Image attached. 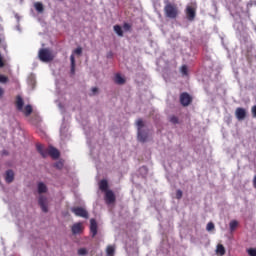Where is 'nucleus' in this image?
<instances>
[{
  "mask_svg": "<svg viewBox=\"0 0 256 256\" xmlns=\"http://www.w3.org/2000/svg\"><path fill=\"white\" fill-rule=\"evenodd\" d=\"M251 111H252V116L254 117V119H256V105L252 107Z\"/></svg>",
  "mask_w": 256,
  "mask_h": 256,
  "instance_id": "c9c22d12",
  "label": "nucleus"
},
{
  "mask_svg": "<svg viewBox=\"0 0 256 256\" xmlns=\"http://www.w3.org/2000/svg\"><path fill=\"white\" fill-rule=\"evenodd\" d=\"M170 123H173V125H177V123H179V118L177 116H171Z\"/></svg>",
  "mask_w": 256,
  "mask_h": 256,
  "instance_id": "bb28decb",
  "label": "nucleus"
},
{
  "mask_svg": "<svg viewBox=\"0 0 256 256\" xmlns=\"http://www.w3.org/2000/svg\"><path fill=\"white\" fill-rule=\"evenodd\" d=\"M87 253H88V251L86 248L78 249V255H80V256H85V255H87Z\"/></svg>",
  "mask_w": 256,
  "mask_h": 256,
  "instance_id": "cd10ccee",
  "label": "nucleus"
},
{
  "mask_svg": "<svg viewBox=\"0 0 256 256\" xmlns=\"http://www.w3.org/2000/svg\"><path fill=\"white\" fill-rule=\"evenodd\" d=\"M106 255L107 256H115V246L108 245L106 248Z\"/></svg>",
  "mask_w": 256,
  "mask_h": 256,
  "instance_id": "6ab92c4d",
  "label": "nucleus"
},
{
  "mask_svg": "<svg viewBox=\"0 0 256 256\" xmlns=\"http://www.w3.org/2000/svg\"><path fill=\"white\" fill-rule=\"evenodd\" d=\"M15 107L19 113H22L25 117H30L33 113V106L30 104L25 106V101L21 97H17L15 101Z\"/></svg>",
  "mask_w": 256,
  "mask_h": 256,
  "instance_id": "f03ea898",
  "label": "nucleus"
},
{
  "mask_svg": "<svg viewBox=\"0 0 256 256\" xmlns=\"http://www.w3.org/2000/svg\"><path fill=\"white\" fill-rule=\"evenodd\" d=\"M70 63H71L70 73L71 75H75V55L74 54L70 56Z\"/></svg>",
  "mask_w": 256,
  "mask_h": 256,
  "instance_id": "a211bd4d",
  "label": "nucleus"
},
{
  "mask_svg": "<svg viewBox=\"0 0 256 256\" xmlns=\"http://www.w3.org/2000/svg\"><path fill=\"white\" fill-rule=\"evenodd\" d=\"M9 81V78L5 75L0 74V83H7Z\"/></svg>",
  "mask_w": 256,
  "mask_h": 256,
  "instance_id": "c85d7f7f",
  "label": "nucleus"
},
{
  "mask_svg": "<svg viewBox=\"0 0 256 256\" xmlns=\"http://www.w3.org/2000/svg\"><path fill=\"white\" fill-rule=\"evenodd\" d=\"M215 229V224L213 222H209L206 226V231H213Z\"/></svg>",
  "mask_w": 256,
  "mask_h": 256,
  "instance_id": "a878e982",
  "label": "nucleus"
},
{
  "mask_svg": "<svg viewBox=\"0 0 256 256\" xmlns=\"http://www.w3.org/2000/svg\"><path fill=\"white\" fill-rule=\"evenodd\" d=\"M183 197V191L177 190L176 191V199H181Z\"/></svg>",
  "mask_w": 256,
  "mask_h": 256,
  "instance_id": "2f4dec72",
  "label": "nucleus"
},
{
  "mask_svg": "<svg viewBox=\"0 0 256 256\" xmlns=\"http://www.w3.org/2000/svg\"><path fill=\"white\" fill-rule=\"evenodd\" d=\"M36 149L44 159L49 157V155L52 159H59L61 155L59 150L53 146H49V148L44 149L42 144H36Z\"/></svg>",
  "mask_w": 256,
  "mask_h": 256,
  "instance_id": "f257e3e1",
  "label": "nucleus"
},
{
  "mask_svg": "<svg viewBox=\"0 0 256 256\" xmlns=\"http://www.w3.org/2000/svg\"><path fill=\"white\" fill-rule=\"evenodd\" d=\"M91 91H92V95H97V94L99 93V88L93 87V88L91 89Z\"/></svg>",
  "mask_w": 256,
  "mask_h": 256,
  "instance_id": "72a5a7b5",
  "label": "nucleus"
},
{
  "mask_svg": "<svg viewBox=\"0 0 256 256\" xmlns=\"http://www.w3.org/2000/svg\"><path fill=\"white\" fill-rule=\"evenodd\" d=\"M56 169H63V162H57L55 164Z\"/></svg>",
  "mask_w": 256,
  "mask_h": 256,
  "instance_id": "f704fd0d",
  "label": "nucleus"
},
{
  "mask_svg": "<svg viewBox=\"0 0 256 256\" xmlns=\"http://www.w3.org/2000/svg\"><path fill=\"white\" fill-rule=\"evenodd\" d=\"M114 31L119 37H123V28H121L119 25L114 26Z\"/></svg>",
  "mask_w": 256,
  "mask_h": 256,
  "instance_id": "4be33fe9",
  "label": "nucleus"
},
{
  "mask_svg": "<svg viewBox=\"0 0 256 256\" xmlns=\"http://www.w3.org/2000/svg\"><path fill=\"white\" fill-rule=\"evenodd\" d=\"M38 57L43 63H50V61L55 59V55H53V52L49 48H41L38 52Z\"/></svg>",
  "mask_w": 256,
  "mask_h": 256,
  "instance_id": "20e7f679",
  "label": "nucleus"
},
{
  "mask_svg": "<svg viewBox=\"0 0 256 256\" xmlns=\"http://www.w3.org/2000/svg\"><path fill=\"white\" fill-rule=\"evenodd\" d=\"M0 43H1V40H0Z\"/></svg>",
  "mask_w": 256,
  "mask_h": 256,
  "instance_id": "58836bf2",
  "label": "nucleus"
},
{
  "mask_svg": "<svg viewBox=\"0 0 256 256\" xmlns=\"http://www.w3.org/2000/svg\"><path fill=\"white\" fill-rule=\"evenodd\" d=\"M186 15L189 21H193V19H195V8H193V6H188L186 8Z\"/></svg>",
  "mask_w": 256,
  "mask_h": 256,
  "instance_id": "9b49d317",
  "label": "nucleus"
},
{
  "mask_svg": "<svg viewBox=\"0 0 256 256\" xmlns=\"http://www.w3.org/2000/svg\"><path fill=\"white\" fill-rule=\"evenodd\" d=\"M136 125L138 127V131H139V138L144 141L145 138H143V136H141V131H142V127H145V123H143V119H138L136 122Z\"/></svg>",
  "mask_w": 256,
  "mask_h": 256,
  "instance_id": "4468645a",
  "label": "nucleus"
},
{
  "mask_svg": "<svg viewBox=\"0 0 256 256\" xmlns=\"http://www.w3.org/2000/svg\"><path fill=\"white\" fill-rule=\"evenodd\" d=\"M114 83H116V85H125V78H123L121 74H116L114 76Z\"/></svg>",
  "mask_w": 256,
  "mask_h": 256,
  "instance_id": "2eb2a0df",
  "label": "nucleus"
},
{
  "mask_svg": "<svg viewBox=\"0 0 256 256\" xmlns=\"http://www.w3.org/2000/svg\"><path fill=\"white\" fill-rule=\"evenodd\" d=\"M38 193L41 195L43 193H47V185L43 182L38 183Z\"/></svg>",
  "mask_w": 256,
  "mask_h": 256,
  "instance_id": "f3484780",
  "label": "nucleus"
},
{
  "mask_svg": "<svg viewBox=\"0 0 256 256\" xmlns=\"http://www.w3.org/2000/svg\"><path fill=\"white\" fill-rule=\"evenodd\" d=\"M34 7H35L36 11H38V13H43V11H45V8L43 7V3H41V2H36L34 4Z\"/></svg>",
  "mask_w": 256,
  "mask_h": 256,
  "instance_id": "aec40b11",
  "label": "nucleus"
},
{
  "mask_svg": "<svg viewBox=\"0 0 256 256\" xmlns=\"http://www.w3.org/2000/svg\"><path fill=\"white\" fill-rule=\"evenodd\" d=\"M229 225L230 231H234L239 226V222H237V220H232Z\"/></svg>",
  "mask_w": 256,
  "mask_h": 256,
  "instance_id": "b1692460",
  "label": "nucleus"
},
{
  "mask_svg": "<svg viewBox=\"0 0 256 256\" xmlns=\"http://www.w3.org/2000/svg\"><path fill=\"white\" fill-rule=\"evenodd\" d=\"M38 203L43 211V213H47L49 209L47 208V198L45 196H40Z\"/></svg>",
  "mask_w": 256,
  "mask_h": 256,
  "instance_id": "9d476101",
  "label": "nucleus"
},
{
  "mask_svg": "<svg viewBox=\"0 0 256 256\" xmlns=\"http://www.w3.org/2000/svg\"><path fill=\"white\" fill-rule=\"evenodd\" d=\"M123 29H124L125 31H131V26L129 25V23H125V24L123 25Z\"/></svg>",
  "mask_w": 256,
  "mask_h": 256,
  "instance_id": "473e14b6",
  "label": "nucleus"
},
{
  "mask_svg": "<svg viewBox=\"0 0 256 256\" xmlns=\"http://www.w3.org/2000/svg\"><path fill=\"white\" fill-rule=\"evenodd\" d=\"M71 231L73 235H79V233L83 232V224L81 222L73 224Z\"/></svg>",
  "mask_w": 256,
  "mask_h": 256,
  "instance_id": "1a4fd4ad",
  "label": "nucleus"
},
{
  "mask_svg": "<svg viewBox=\"0 0 256 256\" xmlns=\"http://www.w3.org/2000/svg\"><path fill=\"white\" fill-rule=\"evenodd\" d=\"M235 115L238 121H243L247 117V110H245V108H237Z\"/></svg>",
  "mask_w": 256,
  "mask_h": 256,
  "instance_id": "0eeeda50",
  "label": "nucleus"
},
{
  "mask_svg": "<svg viewBox=\"0 0 256 256\" xmlns=\"http://www.w3.org/2000/svg\"><path fill=\"white\" fill-rule=\"evenodd\" d=\"M164 13L168 19H177V16L179 15V8L176 4L168 3L164 7Z\"/></svg>",
  "mask_w": 256,
  "mask_h": 256,
  "instance_id": "7ed1b4c3",
  "label": "nucleus"
},
{
  "mask_svg": "<svg viewBox=\"0 0 256 256\" xmlns=\"http://www.w3.org/2000/svg\"><path fill=\"white\" fill-rule=\"evenodd\" d=\"M141 137L144 138V140H142L140 137H139V130H138V141H140V143H145V141H147V133L146 132H143V130H141Z\"/></svg>",
  "mask_w": 256,
  "mask_h": 256,
  "instance_id": "5701e85b",
  "label": "nucleus"
},
{
  "mask_svg": "<svg viewBox=\"0 0 256 256\" xmlns=\"http://www.w3.org/2000/svg\"><path fill=\"white\" fill-rule=\"evenodd\" d=\"M73 53H74L75 55H82V53H83V48L78 47V48H76V49L73 51Z\"/></svg>",
  "mask_w": 256,
  "mask_h": 256,
  "instance_id": "c756f323",
  "label": "nucleus"
},
{
  "mask_svg": "<svg viewBox=\"0 0 256 256\" xmlns=\"http://www.w3.org/2000/svg\"><path fill=\"white\" fill-rule=\"evenodd\" d=\"M216 253H218V255H225V246H223V244H219L217 246Z\"/></svg>",
  "mask_w": 256,
  "mask_h": 256,
  "instance_id": "412c9836",
  "label": "nucleus"
},
{
  "mask_svg": "<svg viewBox=\"0 0 256 256\" xmlns=\"http://www.w3.org/2000/svg\"><path fill=\"white\" fill-rule=\"evenodd\" d=\"M72 213L76 217H82L83 219H89V213L83 207H73L71 208Z\"/></svg>",
  "mask_w": 256,
  "mask_h": 256,
  "instance_id": "39448f33",
  "label": "nucleus"
},
{
  "mask_svg": "<svg viewBox=\"0 0 256 256\" xmlns=\"http://www.w3.org/2000/svg\"><path fill=\"white\" fill-rule=\"evenodd\" d=\"M5 181L6 183H13V181H15V173L13 172V170L6 171Z\"/></svg>",
  "mask_w": 256,
  "mask_h": 256,
  "instance_id": "f8f14e48",
  "label": "nucleus"
},
{
  "mask_svg": "<svg viewBox=\"0 0 256 256\" xmlns=\"http://www.w3.org/2000/svg\"><path fill=\"white\" fill-rule=\"evenodd\" d=\"M192 101H193V98H191V97H181L180 98V103L184 107H187V105H189Z\"/></svg>",
  "mask_w": 256,
  "mask_h": 256,
  "instance_id": "dca6fc26",
  "label": "nucleus"
},
{
  "mask_svg": "<svg viewBox=\"0 0 256 256\" xmlns=\"http://www.w3.org/2000/svg\"><path fill=\"white\" fill-rule=\"evenodd\" d=\"M180 97H191V95H189V93L184 92L182 94H180Z\"/></svg>",
  "mask_w": 256,
  "mask_h": 256,
  "instance_id": "e433bc0d",
  "label": "nucleus"
},
{
  "mask_svg": "<svg viewBox=\"0 0 256 256\" xmlns=\"http://www.w3.org/2000/svg\"><path fill=\"white\" fill-rule=\"evenodd\" d=\"M3 93H5V90H3V88L0 87V97H3Z\"/></svg>",
  "mask_w": 256,
  "mask_h": 256,
  "instance_id": "4c0bfd02",
  "label": "nucleus"
},
{
  "mask_svg": "<svg viewBox=\"0 0 256 256\" xmlns=\"http://www.w3.org/2000/svg\"><path fill=\"white\" fill-rule=\"evenodd\" d=\"M248 255L250 256H256V249L255 248H250L247 250Z\"/></svg>",
  "mask_w": 256,
  "mask_h": 256,
  "instance_id": "7c9ffc66",
  "label": "nucleus"
},
{
  "mask_svg": "<svg viewBox=\"0 0 256 256\" xmlns=\"http://www.w3.org/2000/svg\"><path fill=\"white\" fill-rule=\"evenodd\" d=\"M99 189L100 191H104V193H106V191H109V183L107 182V180H101L99 182Z\"/></svg>",
  "mask_w": 256,
  "mask_h": 256,
  "instance_id": "ddd939ff",
  "label": "nucleus"
},
{
  "mask_svg": "<svg viewBox=\"0 0 256 256\" xmlns=\"http://www.w3.org/2000/svg\"><path fill=\"white\" fill-rule=\"evenodd\" d=\"M97 231H98L97 221H95V219L92 218L90 220L91 237H96L97 236Z\"/></svg>",
  "mask_w": 256,
  "mask_h": 256,
  "instance_id": "6e6552de",
  "label": "nucleus"
},
{
  "mask_svg": "<svg viewBox=\"0 0 256 256\" xmlns=\"http://www.w3.org/2000/svg\"><path fill=\"white\" fill-rule=\"evenodd\" d=\"M181 73L182 75H184L185 77H187V75H189L188 69H187V65H183L181 67Z\"/></svg>",
  "mask_w": 256,
  "mask_h": 256,
  "instance_id": "393cba45",
  "label": "nucleus"
},
{
  "mask_svg": "<svg viewBox=\"0 0 256 256\" xmlns=\"http://www.w3.org/2000/svg\"><path fill=\"white\" fill-rule=\"evenodd\" d=\"M104 199L107 205H112V203H115L116 197L115 193H113V190L106 191Z\"/></svg>",
  "mask_w": 256,
  "mask_h": 256,
  "instance_id": "423d86ee",
  "label": "nucleus"
}]
</instances>
